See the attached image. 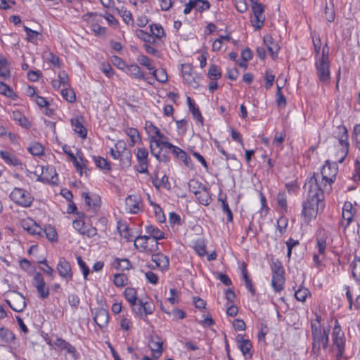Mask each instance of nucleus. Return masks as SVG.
<instances>
[{"mask_svg":"<svg viewBox=\"0 0 360 360\" xmlns=\"http://www.w3.org/2000/svg\"><path fill=\"white\" fill-rule=\"evenodd\" d=\"M304 188L307 190V200L302 203V214L306 219L310 220L312 217H316L319 206H322L323 196L320 187L316 184V178L315 175L310 177L305 183Z\"/></svg>","mask_w":360,"mask_h":360,"instance_id":"obj_1","label":"nucleus"},{"mask_svg":"<svg viewBox=\"0 0 360 360\" xmlns=\"http://www.w3.org/2000/svg\"><path fill=\"white\" fill-rule=\"evenodd\" d=\"M311 334H312V352L317 355L319 354L321 348L326 349L328 344L329 329L321 330L320 326L311 322Z\"/></svg>","mask_w":360,"mask_h":360,"instance_id":"obj_2","label":"nucleus"},{"mask_svg":"<svg viewBox=\"0 0 360 360\" xmlns=\"http://www.w3.org/2000/svg\"><path fill=\"white\" fill-rule=\"evenodd\" d=\"M326 45L323 48L321 56L316 58L315 67L319 81L324 84H328L330 79V61L328 50H326Z\"/></svg>","mask_w":360,"mask_h":360,"instance_id":"obj_3","label":"nucleus"},{"mask_svg":"<svg viewBox=\"0 0 360 360\" xmlns=\"http://www.w3.org/2000/svg\"><path fill=\"white\" fill-rule=\"evenodd\" d=\"M11 200L17 205L24 207H30L33 201V198L30 193L20 188H15L10 194Z\"/></svg>","mask_w":360,"mask_h":360,"instance_id":"obj_4","label":"nucleus"},{"mask_svg":"<svg viewBox=\"0 0 360 360\" xmlns=\"http://www.w3.org/2000/svg\"><path fill=\"white\" fill-rule=\"evenodd\" d=\"M332 340L333 346L337 349V359H340L343 356L345 349V337L343 332H341L340 326L335 325L332 333Z\"/></svg>","mask_w":360,"mask_h":360,"instance_id":"obj_5","label":"nucleus"},{"mask_svg":"<svg viewBox=\"0 0 360 360\" xmlns=\"http://www.w3.org/2000/svg\"><path fill=\"white\" fill-rule=\"evenodd\" d=\"M134 246L143 252H153L158 250V243L151 240L150 236H139L134 240Z\"/></svg>","mask_w":360,"mask_h":360,"instance_id":"obj_6","label":"nucleus"},{"mask_svg":"<svg viewBox=\"0 0 360 360\" xmlns=\"http://www.w3.org/2000/svg\"><path fill=\"white\" fill-rule=\"evenodd\" d=\"M253 17L251 19V23L256 30H259L264 25L265 21V15L264 14V7L262 4L255 3L252 6Z\"/></svg>","mask_w":360,"mask_h":360,"instance_id":"obj_7","label":"nucleus"},{"mask_svg":"<svg viewBox=\"0 0 360 360\" xmlns=\"http://www.w3.org/2000/svg\"><path fill=\"white\" fill-rule=\"evenodd\" d=\"M6 302L16 312H22L26 307L25 297L15 291L12 292L11 300H6Z\"/></svg>","mask_w":360,"mask_h":360,"instance_id":"obj_8","label":"nucleus"},{"mask_svg":"<svg viewBox=\"0 0 360 360\" xmlns=\"http://www.w3.org/2000/svg\"><path fill=\"white\" fill-rule=\"evenodd\" d=\"M136 159L138 165L136 166V169L139 173L148 174V152L145 148H139L136 153Z\"/></svg>","mask_w":360,"mask_h":360,"instance_id":"obj_9","label":"nucleus"},{"mask_svg":"<svg viewBox=\"0 0 360 360\" xmlns=\"http://www.w3.org/2000/svg\"><path fill=\"white\" fill-rule=\"evenodd\" d=\"M193 184H198V181L191 180L188 183L189 189L193 192L199 202L203 205H208L211 202V197L208 189L205 186H202L201 189L199 191L192 190Z\"/></svg>","mask_w":360,"mask_h":360,"instance_id":"obj_10","label":"nucleus"},{"mask_svg":"<svg viewBox=\"0 0 360 360\" xmlns=\"http://www.w3.org/2000/svg\"><path fill=\"white\" fill-rule=\"evenodd\" d=\"M337 133L338 134V139L340 146L342 147L341 153L343 155L339 160V162H342L349 150V145L348 143V132L347 128L345 126L341 125L337 127Z\"/></svg>","mask_w":360,"mask_h":360,"instance_id":"obj_11","label":"nucleus"},{"mask_svg":"<svg viewBox=\"0 0 360 360\" xmlns=\"http://www.w3.org/2000/svg\"><path fill=\"white\" fill-rule=\"evenodd\" d=\"M182 76L185 82L194 89L198 86L199 77L194 73L190 65H182Z\"/></svg>","mask_w":360,"mask_h":360,"instance_id":"obj_12","label":"nucleus"},{"mask_svg":"<svg viewBox=\"0 0 360 360\" xmlns=\"http://www.w3.org/2000/svg\"><path fill=\"white\" fill-rule=\"evenodd\" d=\"M337 172L335 165H332L327 161L321 169L322 181H325V184L326 183L331 184L335 181Z\"/></svg>","mask_w":360,"mask_h":360,"instance_id":"obj_13","label":"nucleus"},{"mask_svg":"<svg viewBox=\"0 0 360 360\" xmlns=\"http://www.w3.org/2000/svg\"><path fill=\"white\" fill-rule=\"evenodd\" d=\"M155 310V305L152 302L139 300L138 304L134 309V312L141 319L147 315L152 314Z\"/></svg>","mask_w":360,"mask_h":360,"instance_id":"obj_14","label":"nucleus"},{"mask_svg":"<svg viewBox=\"0 0 360 360\" xmlns=\"http://www.w3.org/2000/svg\"><path fill=\"white\" fill-rule=\"evenodd\" d=\"M57 271L60 276L67 281L72 279V273L70 263L63 257L60 258L57 264Z\"/></svg>","mask_w":360,"mask_h":360,"instance_id":"obj_15","label":"nucleus"},{"mask_svg":"<svg viewBox=\"0 0 360 360\" xmlns=\"http://www.w3.org/2000/svg\"><path fill=\"white\" fill-rule=\"evenodd\" d=\"M94 320L100 328L107 326L109 321L108 311L103 308H96L94 312L92 311Z\"/></svg>","mask_w":360,"mask_h":360,"instance_id":"obj_16","label":"nucleus"},{"mask_svg":"<svg viewBox=\"0 0 360 360\" xmlns=\"http://www.w3.org/2000/svg\"><path fill=\"white\" fill-rule=\"evenodd\" d=\"M53 345L57 348L65 350L68 353L70 354L74 359H77L78 357V353L74 346H72L70 342L65 341L64 339L61 338H57L55 341H53Z\"/></svg>","mask_w":360,"mask_h":360,"instance_id":"obj_17","label":"nucleus"},{"mask_svg":"<svg viewBox=\"0 0 360 360\" xmlns=\"http://www.w3.org/2000/svg\"><path fill=\"white\" fill-rule=\"evenodd\" d=\"M140 197L136 195H129L125 200L127 210L130 213L136 214L139 212Z\"/></svg>","mask_w":360,"mask_h":360,"instance_id":"obj_18","label":"nucleus"},{"mask_svg":"<svg viewBox=\"0 0 360 360\" xmlns=\"http://www.w3.org/2000/svg\"><path fill=\"white\" fill-rule=\"evenodd\" d=\"M264 43L267 47L269 52L270 53L271 57L275 58L277 57L278 51L280 49L278 44L274 41L270 35H266L264 37Z\"/></svg>","mask_w":360,"mask_h":360,"instance_id":"obj_19","label":"nucleus"},{"mask_svg":"<svg viewBox=\"0 0 360 360\" xmlns=\"http://www.w3.org/2000/svg\"><path fill=\"white\" fill-rule=\"evenodd\" d=\"M146 232L148 234L147 236H150V239L151 240H155V242H158V240L166 238L164 232L151 224L146 226Z\"/></svg>","mask_w":360,"mask_h":360,"instance_id":"obj_20","label":"nucleus"},{"mask_svg":"<svg viewBox=\"0 0 360 360\" xmlns=\"http://www.w3.org/2000/svg\"><path fill=\"white\" fill-rule=\"evenodd\" d=\"M165 139H167L165 137ZM151 143L153 148H155L157 150L160 148V150H162V148H172V143L164 140V138H160L157 136H150V147L151 146Z\"/></svg>","mask_w":360,"mask_h":360,"instance_id":"obj_21","label":"nucleus"},{"mask_svg":"<svg viewBox=\"0 0 360 360\" xmlns=\"http://www.w3.org/2000/svg\"><path fill=\"white\" fill-rule=\"evenodd\" d=\"M151 259L155 263V266L161 269H165L169 266V259L163 254H153Z\"/></svg>","mask_w":360,"mask_h":360,"instance_id":"obj_22","label":"nucleus"},{"mask_svg":"<svg viewBox=\"0 0 360 360\" xmlns=\"http://www.w3.org/2000/svg\"><path fill=\"white\" fill-rule=\"evenodd\" d=\"M124 297L130 304L132 311H134L139 302L136 290L133 288H127L124 290Z\"/></svg>","mask_w":360,"mask_h":360,"instance_id":"obj_23","label":"nucleus"},{"mask_svg":"<svg viewBox=\"0 0 360 360\" xmlns=\"http://www.w3.org/2000/svg\"><path fill=\"white\" fill-rule=\"evenodd\" d=\"M284 274H272L271 285L276 292L283 289L285 281Z\"/></svg>","mask_w":360,"mask_h":360,"instance_id":"obj_24","label":"nucleus"},{"mask_svg":"<svg viewBox=\"0 0 360 360\" xmlns=\"http://www.w3.org/2000/svg\"><path fill=\"white\" fill-rule=\"evenodd\" d=\"M0 156L4 160L6 163L13 166L21 165L22 163L16 156L8 151L1 150Z\"/></svg>","mask_w":360,"mask_h":360,"instance_id":"obj_25","label":"nucleus"},{"mask_svg":"<svg viewBox=\"0 0 360 360\" xmlns=\"http://www.w3.org/2000/svg\"><path fill=\"white\" fill-rule=\"evenodd\" d=\"M31 223L32 224L30 225L28 222L23 221L22 223V226L30 234L42 236L43 228L33 221H31Z\"/></svg>","mask_w":360,"mask_h":360,"instance_id":"obj_26","label":"nucleus"},{"mask_svg":"<svg viewBox=\"0 0 360 360\" xmlns=\"http://www.w3.org/2000/svg\"><path fill=\"white\" fill-rule=\"evenodd\" d=\"M11 117L13 120L18 122L20 126L25 128H29L30 127V122L27 118L20 111H13Z\"/></svg>","mask_w":360,"mask_h":360,"instance_id":"obj_27","label":"nucleus"},{"mask_svg":"<svg viewBox=\"0 0 360 360\" xmlns=\"http://www.w3.org/2000/svg\"><path fill=\"white\" fill-rule=\"evenodd\" d=\"M15 339L13 333L8 328H0V340L4 343H11Z\"/></svg>","mask_w":360,"mask_h":360,"instance_id":"obj_28","label":"nucleus"},{"mask_svg":"<svg viewBox=\"0 0 360 360\" xmlns=\"http://www.w3.org/2000/svg\"><path fill=\"white\" fill-rule=\"evenodd\" d=\"M124 132L130 138L129 145L131 146H134L136 143L141 140L139 132L136 128L127 127Z\"/></svg>","mask_w":360,"mask_h":360,"instance_id":"obj_29","label":"nucleus"},{"mask_svg":"<svg viewBox=\"0 0 360 360\" xmlns=\"http://www.w3.org/2000/svg\"><path fill=\"white\" fill-rule=\"evenodd\" d=\"M149 347L152 351L155 359H158L162 352V342L160 341L151 340L149 342Z\"/></svg>","mask_w":360,"mask_h":360,"instance_id":"obj_30","label":"nucleus"},{"mask_svg":"<svg viewBox=\"0 0 360 360\" xmlns=\"http://www.w3.org/2000/svg\"><path fill=\"white\" fill-rule=\"evenodd\" d=\"M72 125L74 128V131L75 133L79 134V136L82 138H86L87 134V131L86 128L82 125V122L79 119L72 120Z\"/></svg>","mask_w":360,"mask_h":360,"instance_id":"obj_31","label":"nucleus"},{"mask_svg":"<svg viewBox=\"0 0 360 360\" xmlns=\"http://www.w3.org/2000/svg\"><path fill=\"white\" fill-rule=\"evenodd\" d=\"M187 101L189 106V109L192 112L194 118L202 124L203 117L198 108L195 105V103L193 102L192 99L190 97H187Z\"/></svg>","mask_w":360,"mask_h":360,"instance_id":"obj_32","label":"nucleus"},{"mask_svg":"<svg viewBox=\"0 0 360 360\" xmlns=\"http://www.w3.org/2000/svg\"><path fill=\"white\" fill-rule=\"evenodd\" d=\"M127 72L131 77H134L137 79H143L144 75L141 70V68L135 64H132L127 66Z\"/></svg>","mask_w":360,"mask_h":360,"instance_id":"obj_33","label":"nucleus"},{"mask_svg":"<svg viewBox=\"0 0 360 360\" xmlns=\"http://www.w3.org/2000/svg\"><path fill=\"white\" fill-rule=\"evenodd\" d=\"M352 274L356 281H360V258L356 256L351 264Z\"/></svg>","mask_w":360,"mask_h":360,"instance_id":"obj_34","label":"nucleus"},{"mask_svg":"<svg viewBox=\"0 0 360 360\" xmlns=\"http://www.w3.org/2000/svg\"><path fill=\"white\" fill-rule=\"evenodd\" d=\"M44 233L46 235L47 239L50 241H56L58 239L56 231L53 226H49L44 227L42 231V235Z\"/></svg>","mask_w":360,"mask_h":360,"instance_id":"obj_35","label":"nucleus"},{"mask_svg":"<svg viewBox=\"0 0 360 360\" xmlns=\"http://www.w3.org/2000/svg\"><path fill=\"white\" fill-rule=\"evenodd\" d=\"M310 291L304 287L300 286L298 290L295 292V297L297 300L300 302H305L308 295H310Z\"/></svg>","mask_w":360,"mask_h":360,"instance_id":"obj_36","label":"nucleus"},{"mask_svg":"<svg viewBox=\"0 0 360 360\" xmlns=\"http://www.w3.org/2000/svg\"><path fill=\"white\" fill-rule=\"evenodd\" d=\"M10 72L8 68V61L6 58L0 56V77L6 78L9 77Z\"/></svg>","mask_w":360,"mask_h":360,"instance_id":"obj_37","label":"nucleus"},{"mask_svg":"<svg viewBox=\"0 0 360 360\" xmlns=\"http://www.w3.org/2000/svg\"><path fill=\"white\" fill-rule=\"evenodd\" d=\"M152 75L160 83H165L167 81V75L166 70L163 68L153 70Z\"/></svg>","mask_w":360,"mask_h":360,"instance_id":"obj_38","label":"nucleus"},{"mask_svg":"<svg viewBox=\"0 0 360 360\" xmlns=\"http://www.w3.org/2000/svg\"><path fill=\"white\" fill-rule=\"evenodd\" d=\"M120 236L125 238L127 241L132 240V236L130 234V229L129 226L125 224H120L117 227Z\"/></svg>","mask_w":360,"mask_h":360,"instance_id":"obj_39","label":"nucleus"},{"mask_svg":"<svg viewBox=\"0 0 360 360\" xmlns=\"http://www.w3.org/2000/svg\"><path fill=\"white\" fill-rule=\"evenodd\" d=\"M61 95L64 99L70 103H74L76 100V96L72 89L65 87L61 91Z\"/></svg>","mask_w":360,"mask_h":360,"instance_id":"obj_40","label":"nucleus"},{"mask_svg":"<svg viewBox=\"0 0 360 360\" xmlns=\"http://www.w3.org/2000/svg\"><path fill=\"white\" fill-rule=\"evenodd\" d=\"M94 162L96 165L102 169H105L107 171H110L111 169L110 163L107 161L106 159L103 158L101 157H94Z\"/></svg>","mask_w":360,"mask_h":360,"instance_id":"obj_41","label":"nucleus"},{"mask_svg":"<svg viewBox=\"0 0 360 360\" xmlns=\"http://www.w3.org/2000/svg\"><path fill=\"white\" fill-rule=\"evenodd\" d=\"M352 212H342V221L340 222L341 226L345 229L353 219Z\"/></svg>","mask_w":360,"mask_h":360,"instance_id":"obj_42","label":"nucleus"},{"mask_svg":"<svg viewBox=\"0 0 360 360\" xmlns=\"http://www.w3.org/2000/svg\"><path fill=\"white\" fill-rule=\"evenodd\" d=\"M29 152L35 156H39L43 154V146L38 142L34 143L28 148Z\"/></svg>","mask_w":360,"mask_h":360,"instance_id":"obj_43","label":"nucleus"},{"mask_svg":"<svg viewBox=\"0 0 360 360\" xmlns=\"http://www.w3.org/2000/svg\"><path fill=\"white\" fill-rule=\"evenodd\" d=\"M122 164L124 167H129L131 164V153L127 150H124L122 152L121 156L120 157Z\"/></svg>","mask_w":360,"mask_h":360,"instance_id":"obj_44","label":"nucleus"},{"mask_svg":"<svg viewBox=\"0 0 360 360\" xmlns=\"http://www.w3.org/2000/svg\"><path fill=\"white\" fill-rule=\"evenodd\" d=\"M150 31L152 32V35L158 39L162 38L165 36V32L162 27L160 25L153 24L150 25Z\"/></svg>","mask_w":360,"mask_h":360,"instance_id":"obj_45","label":"nucleus"},{"mask_svg":"<svg viewBox=\"0 0 360 360\" xmlns=\"http://www.w3.org/2000/svg\"><path fill=\"white\" fill-rule=\"evenodd\" d=\"M210 7V3L205 0H195L194 9L198 12L208 10Z\"/></svg>","mask_w":360,"mask_h":360,"instance_id":"obj_46","label":"nucleus"},{"mask_svg":"<svg viewBox=\"0 0 360 360\" xmlns=\"http://www.w3.org/2000/svg\"><path fill=\"white\" fill-rule=\"evenodd\" d=\"M127 277L124 274H115L113 279L114 284L117 287H122L127 284Z\"/></svg>","mask_w":360,"mask_h":360,"instance_id":"obj_47","label":"nucleus"},{"mask_svg":"<svg viewBox=\"0 0 360 360\" xmlns=\"http://www.w3.org/2000/svg\"><path fill=\"white\" fill-rule=\"evenodd\" d=\"M137 36L145 42L148 44H153L155 41L153 35H150L148 32L141 30L137 31Z\"/></svg>","mask_w":360,"mask_h":360,"instance_id":"obj_48","label":"nucleus"},{"mask_svg":"<svg viewBox=\"0 0 360 360\" xmlns=\"http://www.w3.org/2000/svg\"><path fill=\"white\" fill-rule=\"evenodd\" d=\"M146 128L150 136H157L160 138H165V136L160 132V129L153 124V123H146Z\"/></svg>","mask_w":360,"mask_h":360,"instance_id":"obj_49","label":"nucleus"},{"mask_svg":"<svg viewBox=\"0 0 360 360\" xmlns=\"http://www.w3.org/2000/svg\"><path fill=\"white\" fill-rule=\"evenodd\" d=\"M208 75L211 79L216 80L221 77V74L219 68L217 65H212L209 68Z\"/></svg>","mask_w":360,"mask_h":360,"instance_id":"obj_50","label":"nucleus"},{"mask_svg":"<svg viewBox=\"0 0 360 360\" xmlns=\"http://www.w3.org/2000/svg\"><path fill=\"white\" fill-rule=\"evenodd\" d=\"M272 274H285L284 268L278 260L273 261L271 265Z\"/></svg>","mask_w":360,"mask_h":360,"instance_id":"obj_51","label":"nucleus"},{"mask_svg":"<svg viewBox=\"0 0 360 360\" xmlns=\"http://www.w3.org/2000/svg\"><path fill=\"white\" fill-rule=\"evenodd\" d=\"M252 347V344L249 340H245V341H243V343H240L238 345L239 349H240L244 356H246L248 354H250V356L252 355L250 354V349Z\"/></svg>","mask_w":360,"mask_h":360,"instance_id":"obj_52","label":"nucleus"},{"mask_svg":"<svg viewBox=\"0 0 360 360\" xmlns=\"http://www.w3.org/2000/svg\"><path fill=\"white\" fill-rule=\"evenodd\" d=\"M0 94L14 99L13 96L15 94L13 90L7 84L2 82H0Z\"/></svg>","mask_w":360,"mask_h":360,"instance_id":"obj_53","label":"nucleus"},{"mask_svg":"<svg viewBox=\"0 0 360 360\" xmlns=\"http://www.w3.org/2000/svg\"><path fill=\"white\" fill-rule=\"evenodd\" d=\"M118 12L125 23H127V25L133 24L134 20L130 11L126 9L123 10V8H122L119 10Z\"/></svg>","mask_w":360,"mask_h":360,"instance_id":"obj_54","label":"nucleus"},{"mask_svg":"<svg viewBox=\"0 0 360 360\" xmlns=\"http://www.w3.org/2000/svg\"><path fill=\"white\" fill-rule=\"evenodd\" d=\"M219 200L221 202L223 212L226 214L227 221L231 222L233 221V214L231 209L229 208L228 202L226 200H222L221 198H219Z\"/></svg>","mask_w":360,"mask_h":360,"instance_id":"obj_55","label":"nucleus"},{"mask_svg":"<svg viewBox=\"0 0 360 360\" xmlns=\"http://www.w3.org/2000/svg\"><path fill=\"white\" fill-rule=\"evenodd\" d=\"M41 299H45L49 295V288L46 285H39L35 288Z\"/></svg>","mask_w":360,"mask_h":360,"instance_id":"obj_56","label":"nucleus"},{"mask_svg":"<svg viewBox=\"0 0 360 360\" xmlns=\"http://www.w3.org/2000/svg\"><path fill=\"white\" fill-rule=\"evenodd\" d=\"M77 260L79 268L82 271L84 278L86 279L89 274V269L80 256L77 257Z\"/></svg>","mask_w":360,"mask_h":360,"instance_id":"obj_57","label":"nucleus"},{"mask_svg":"<svg viewBox=\"0 0 360 360\" xmlns=\"http://www.w3.org/2000/svg\"><path fill=\"white\" fill-rule=\"evenodd\" d=\"M277 204L278 207L284 211L287 210V200L285 196V194L283 193H279L277 196Z\"/></svg>","mask_w":360,"mask_h":360,"instance_id":"obj_58","label":"nucleus"},{"mask_svg":"<svg viewBox=\"0 0 360 360\" xmlns=\"http://www.w3.org/2000/svg\"><path fill=\"white\" fill-rule=\"evenodd\" d=\"M32 284L35 288L46 284L44 276L41 273L37 272L34 275Z\"/></svg>","mask_w":360,"mask_h":360,"instance_id":"obj_59","label":"nucleus"},{"mask_svg":"<svg viewBox=\"0 0 360 360\" xmlns=\"http://www.w3.org/2000/svg\"><path fill=\"white\" fill-rule=\"evenodd\" d=\"M138 62L143 66L146 67L148 70H152L154 68L151 66L150 59L148 56L141 55L137 58Z\"/></svg>","mask_w":360,"mask_h":360,"instance_id":"obj_60","label":"nucleus"},{"mask_svg":"<svg viewBox=\"0 0 360 360\" xmlns=\"http://www.w3.org/2000/svg\"><path fill=\"white\" fill-rule=\"evenodd\" d=\"M24 30L27 34V40L28 41H32L33 39H36L39 35V32L32 30L25 25H24Z\"/></svg>","mask_w":360,"mask_h":360,"instance_id":"obj_61","label":"nucleus"},{"mask_svg":"<svg viewBox=\"0 0 360 360\" xmlns=\"http://www.w3.org/2000/svg\"><path fill=\"white\" fill-rule=\"evenodd\" d=\"M325 15L328 22H333L335 20V11L333 6L329 7L327 4L325 6Z\"/></svg>","mask_w":360,"mask_h":360,"instance_id":"obj_62","label":"nucleus"},{"mask_svg":"<svg viewBox=\"0 0 360 360\" xmlns=\"http://www.w3.org/2000/svg\"><path fill=\"white\" fill-rule=\"evenodd\" d=\"M117 268L122 269H129L131 268V264L127 259H117Z\"/></svg>","mask_w":360,"mask_h":360,"instance_id":"obj_63","label":"nucleus"},{"mask_svg":"<svg viewBox=\"0 0 360 360\" xmlns=\"http://www.w3.org/2000/svg\"><path fill=\"white\" fill-rule=\"evenodd\" d=\"M274 78V75H272L271 72H269L268 71L266 72L264 86L266 89H269L273 86Z\"/></svg>","mask_w":360,"mask_h":360,"instance_id":"obj_64","label":"nucleus"}]
</instances>
